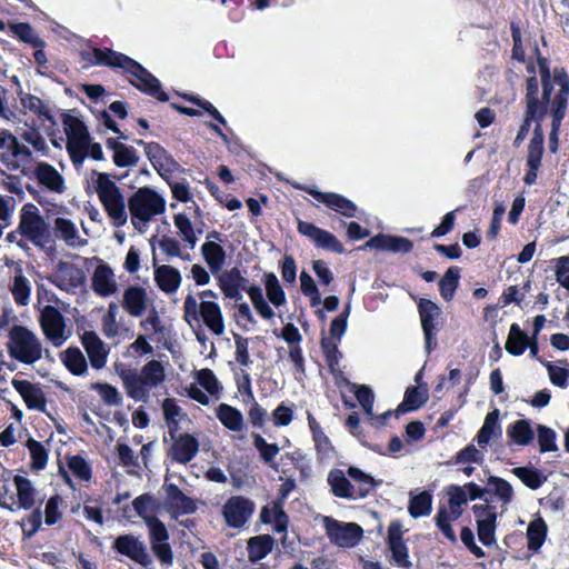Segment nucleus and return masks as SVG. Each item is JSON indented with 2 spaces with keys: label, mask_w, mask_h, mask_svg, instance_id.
Here are the masks:
<instances>
[{
  "label": "nucleus",
  "mask_w": 569,
  "mask_h": 569,
  "mask_svg": "<svg viewBox=\"0 0 569 569\" xmlns=\"http://www.w3.org/2000/svg\"><path fill=\"white\" fill-rule=\"evenodd\" d=\"M307 192L318 202L325 204L328 209L346 217H357L358 207L350 199L337 192H323L315 188L307 189Z\"/></svg>",
  "instance_id": "aec40b11"
},
{
  "label": "nucleus",
  "mask_w": 569,
  "mask_h": 569,
  "mask_svg": "<svg viewBox=\"0 0 569 569\" xmlns=\"http://www.w3.org/2000/svg\"><path fill=\"white\" fill-rule=\"evenodd\" d=\"M297 230L307 237L317 248L343 254L346 249L339 239L328 230L321 229L312 222L298 220Z\"/></svg>",
  "instance_id": "4468645a"
},
{
  "label": "nucleus",
  "mask_w": 569,
  "mask_h": 569,
  "mask_svg": "<svg viewBox=\"0 0 569 569\" xmlns=\"http://www.w3.org/2000/svg\"><path fill=\"white\" fill-rule=\"evenodd\" d=\"M10 30L23 43H28L33 48L46 47V42L38 34H36L29 22L11 23Z\"/></svg>",
  "instance_id": "3c124183"
},
{
  "label": "nucleus",
  "mask_w": 569,
  "mask_h": 569,
  "mask_svg": "<svg viewBox=\"0 0 569 569\" xmlns=\"http://www.w3.org/2000/svg\"><path fill=\"white\" fill-rule=\"evenodd\" d=\"M556 84L559 87L552 98L549 112L551 130L549 133V151L556 153L559 148V131L566 117L569 100V74L563 67H555Z\"/></svg>",
  "instance_id": "423d86ee"
},
{
  "label": "nucleus",
  "mask_w": 569,
  "mask_h": 569,
  "mask_svg": "<svg viewBox=\"0 0 569 569\" xmlns=\"http://www.w3.org/2000/svg\"><path fill=\"white\" fill-rule=\"evenodd\" d=\"M460 269L450 267L439 280V292L446 301H451L459 286Z\"/></svg>",
  "instance_id": "8fccbe9b"
},
{
  "label": "nucleus",
  "mask_w": 569,
  "mask_h": 569,
  "mask_svg": "<svg viewBox=\"0 0 569 569\" xmlns=\"http://www.w3.org/2000/svg\"><path fill=\"white\" fill-rule=\"evenodd\" d=\"M81 58L93 66L120 68L123 71L127 70L132 59L129 56L114 51L110 48H93L92 52L82 51Z\"/></svg>",
  "instance_id": "412c9836"
},
{
  "label": "nucleus",
  "mask_w": 569,
  "mask_h": 569,
  "mask_svg": "<svg viewBox=\"0 0 569 569\" xmlns=\"http://www.w3.org/2000/svg\"><path fill=\"white\" fill-rule=\"evenodd\" d=\"M91 389L97 391L108 406H121L122 396L116 387L107 382H93Z\"/></svg>",
  "instance_id": "0e129e2a"
},
{
  "label": "nucleus",
  "mask_w": 569,
  "mask_h": 569,
  "mask_svg": "<svg viewBox=\"0 0 569 569\" xmlns=\"http://www.w3.org/2000/svg\"><path fill=\"white\" fill-rule=\"evenodd\" d=\"M63 129L67 136V143H87L90 134L87 126L78 117L69 113H62Z\"/></svg>",
  "instance_id": "473e14b6"
},
{
  "label": "nucleus",
  "mask_w": 569,
  "mask_h": 569,
  "mask_svg": "<svg viewBox=\"0 0 569 569\" xmlns=\"http://www.w3.org/2000/svg\"><path fill=\"white\" fill-rule=\"evenodd\" d=\"M488 487H480L476 482H467L463 488L466 489L468 500L483 499L487 493L493 495L500 502L503 510L513 500V488L506 479L490 475L487 480Z\"/></svg>",
  "instance_id": "9d476101"
},
{
  "label": "nucleus",
  "mask_w": 569,
  "mask_h": 569,
  "mask_svg": "<svg viewBox=\"0 0 569 569\" xmlns=\"http://www.w3.org/2000/svg\"><path fill=\"white\" fill-rule=\"evenodd\" d=\"M112 549L144 569H149L153 563L152 556L149 553L146 543L132 533L118 536L113 540Z\"/></svg>",
  "instance_id": "f8f14e48"
},
{
  "label": "nucleus",
  "mask_w": 569,
  "mask_h": 569,
  "mask_svg": "<svg viewBox=\"0 0 569 569\" xmlns=\"http://www.w3.org/2000/svg\"><path fill=\"white\" fill-rule=\"evenodd\" d=\"M537 51V67L540 72L541 80V94L537 98L536 80H529L528 93L523 96V119L513 140V147L519 148L527 138L532 123H535L532 137L528 144V150H531L532 143L536 139L540 151H545V133L542 121L549 113V108L552 102L551 93L556 84L555 69H550L549 60L541 56L539 49Z\"/></svg>",
  "instance_id": "f257e3e1"
},
{
  "label": "nucleus",
  "mask_w": 569,
  "mask_h": 569,
  "mask_svg": "<svg viewBox=\"0 0 569 569\" xmlns=\"http://www.w3.org/2000/svg\"><path fill=\"white\" fill-rule=\"evenodd\" d=\"M198 451V439L193 435L181 433L174 438V441L170 448V456L176 462L187 465L196 457Z\"/></svg>",
  "instance_id": "a878e982"
},
{
  "label": "nucleus",
  "mask_w": 569,
  "mask_h": 569,
  "mask_svg": "<svg viewBox=\"0 0 569 569\" xmlns=\"http://www.w3.org/2000/svg\"><path fill=\"white\" fill-rule=\"evenodd\" d=\"M327 480L335 497L349 500L357 499L356 488L341 469L335 468L330 470Z\"/></svg>",
  "instance_id": "2f4dec72"
},
{
  "label": "nucleus",
  "mask_w": 569,
  "mask_h": 569,
  "mask_svg": "<svg viewBox=\"0 0 569 569\" xmlns=\"http://www.w3.org/2000/svg\"><path fill=\"white\" fill-rule=\"evenodd\" d=\"M163 489L166 491L163 506L173 519L197 511L196 500L184 495L176 483H164Z\"/></svg>",
  "instance_id": "a211bd4d"
},
{
  "label": "nucleus",
  "mask_w": 569,
  "mask_h": 569,
  "mask_svg": "<svg viewBox=\"0 0 569 569\" xmlns=\"http://www.w3.org/2000/svg\"><path fill=\"white\" fill-rule=\"evenodd\" d=\"M501 433L499 410L493 409L487 413L485 422L476 436V440L481 448H485L493 436H501Z\"/></svg>",
  "instance_id": "a19ab883"
},
{
  "label": "nucleus",
  "mask_w": 569,
  "mask_h": 569,
  "mask_svg": "<svg viewBox=\"0 0 569 569\" xmlns=\"http://www.w3.org/2000/svg\"><path fill=\"white\" fill-rule=\"evenodd\" d=\"M253 447L258 450L260 458L267 465H271L280 451L277 443H269L260 433H252Z\"/></svg>",
  "instance_id": "680f3d73"
},
{
  "label": "nucleus",
  "mask_w": 569,
  "mask_h": 569,
  "mask_svg": "<svg viewBox=\"0 0 569 569\" xmlns=\"http://www.w3.org/2000/svg\"><path fill=\"white\" fill-rule=\"evenodd\" d=\"M181 274L178 269L168 264L154 268V281L164 293H174L181 284Z\"/></svg>",
  "instance_id": "7c9ffc66"
},
{
  "label": "nucleus",
  "mask_w": 569,
  "mask_h": 569,
  "mask_svg": "<svg viewBox=\"0 0 569 569\" xmlns=\"http://www.w3.org/2000/svg\"><path fill=\"white\" fill-rule=\"evenodd\" d=\"M247 293L256 309V311L266 320H270L274 317L273 309L266 301L262 289L256 284L249 286Z\"/></svg>",
  "instance_id": "6e6d98bb"
},
{
  "label": "nucleus",
  "mask_w": 569,
  "mask_h": 569,
  "mask_svg": "<svg viewBox=\"0 0 569 569\" xmlns=\"http://www.w3.org/2000/svg\"><path fill=\"white\" fill-rule=\"evenodd\" d=\"M114 274L108 264H99L92 274L91 286L93 291L100 297H109L117 291Z\"/></svg>",
  "instance_id": "c85d7f7f"
},
{
  "label": "nucleus",
  "mask_w": 569,
  "mask_h": 569,
  "mask_svg": "<svg viewBox=\"0 0 569 569\" xmlns=\"http://www.w3.org/2000/svg\"><path fill=\"white\" fill-rule=\"evenodd\" d=\"M451 521H453L452 516H450L448 509L445 506L440 507L435 517L436 526L448 540L456 543L457 537L451 527Z\"/></svg>",
  "instance_id": "338daca9"
},
{
  "label": "nucleus",
  "mask_w": 569,
  "mask_h": 569,
  "mask_svg": "<svg viewBox=\"0 0 569 569\" xmlns=\"http://www.w3.org/2000/svg\"><path fill=\"white\" fill-rule=\"evenodd\" d=\"M19 232L39 248H44L47 243L53 242L49 223L32 203H27L21 209Z\"/></svg>",
  "instance_id": "6e6552de"
},
{
  "label": "nucleus",
  "mask_w": 569,
  "mask_h": 569,
  "mask_svg": "<svg viewBox=\"0 0 569 569\" xmlns=\"http://www.w3.org/2000/svg\"><path fill=\"white\" fill-rule=\"evenodd\" d=\"M528 335L521 330L518 323H512L505 345L508 353L511 356H521L528 347Z\"/></svg>",
  "instance_id": "c03bdc74"
},
{
  "label": "nucleus",
  "mask_w": 569,
  "mask_h": 569,
  "mask_svg": "<svg viewBox=\"0 0 569 569\" xmlns=\"http://www.w3.org/2000/svg\"><path fill=\"white\" fill-rule=\"evenodd\" d=\"M83 271L66 261H59L57 266L56 277H50L49 281L61 290H72L81 287L84 283Z\"/></svg>",
  "instance_id": "b1692460"
},
{
  "label": "nucleus",
  "mask_w": 569,
  "mask_h": 569,
  "mask_svg": "<svg viewBox=\"0 0 569 569\" xmlns=\"http://www.w3.org/2000/svg\"><path fill=\"white\" fill-rule=\"evenodd\" d=\"M6 343L7 352L12 360L23 365H33L42 359L43 350L41 340L28 327L12 325L8 331Z\"/></svg>",
  "instance_id": "7ed1b4c3"
},
{
  "label": "nucleus",
  "mask_w": 569,
  "mask_h": 569,
  "mask_svg": "<svg viewBox=\"0 0 569 569\" xmlns=\"http://www.w3.org/2000/svg\"><path fill=\"white\" fill-rule=\"evenodd\" d=\"M40 327L43 335L54 347H60L66 341V322L62 313L53 306H46L41 312Z\"/></svg>",
  "instance_id": "f3484780"
},
{
  "label": "nucleus",
  "mask_w": 569,
  "mask_h": 569,
  "mask_svg": "<svg viewBox=\"0 0 569 569\" xmlns=\"http://www.w3.org/2000/svg\"><path fill=\"white\" fill-rule=\"evenodd\" d=\"M477 533L480 542L490 547L496 543L497 517L477 521Z\"/></svg>",
  "instance_id": "052dcab7"
},
{
  "label": "nucleus",
  "mask_w": 569,
  "mask_h": 569,
  "mask_svg": "<svg viewBox=\"0 0 569 569\" xmlns=\"http://www.w3.org/2000/svg\"><path fill=\"white\" fill-rule=\"evenodd\" d=\"M11 385L30 410L46 411L47 398L39 385L13 378Z\"/></svg>",
  "instance_id": "5701e85b"
},
{
  "label": "nucleus",
  "mask_w": 569,
  "mask_h": 569,
  "mask_svg": "<svg viewBox=\"0 0 569 569\" xmlns=\"http://www.w3.org/2000/svg\"><path fill=\"white\" fill-rule=\"evenodd\" d=\"M183 319L191 325L202 319L204 326L216 336L224 332V321L220 306L214 301L203 300L199 305L192 295L183 302Z\"/></svg>",
  "instance_id": "0eeeda50"
},
{
  "label": "nucleus",
  "mask_w": 569,
  "mask_h": 569,
  "mask_svg": "<svg viewBox=\"0 0 569 569\" xmlns=\"http://www.w3.org/2000/svg\"><path fill=\"white\" fill-rule=\"evenodd\" d=\"M300 288L301 292L310 299V305L312 307H317L321 303L319 289L312 277L306 271L300 273Z\"/></svg>",
  "instance_id": "774afa93"
},
{
  "label": "nucleus",
  "mask_w": 569,
  "mask_h": 569,
  "mask_svg": "<svg viewBox=\"0 0 569 569\" xmlns=\"http://www.w3.org/2000/svg\"><path fill=\"white\" fill-rule=\"evenodd\" d=\"M144 153L157 170L167 166L171 160L168 151L158 142H149L146 144Z\"/></svg>",
  "instance_id": "e2e57ef3"
},
{
  "label": "nucleus",
  "mask_w": 569,
  "mask_h": 569,
  "mask_svg": "<svg viewBox=\"0 0 569 569\" xmlns=\"http://www.w3.org/2000/svg\"><path fill=\"white\" fill-rule=\"evenodd\" d=\"M196 379L198 383L210 395L218 396L221 391V386L213 373V371L209 368H203L196 373Z\"/></svg>",
  "instance_id": "69168bd1"
},
{
  "label": "nucleus",
  "mask_w": 569,
  "mask_h": 569,
  "mask_svg": "<svg viewBox=\"0 0 569 569\" xmlns=\"http://www.w3.org/2000/svg\"><path fill=\"white\" fill-rule=\"evenodd\" d=\"M320 348L329 371L332 375L340 372L339 361L341 359V352L339 351L338 343L330 338L322 337L320 340Z\"/></svg>",
  "instance_id": "5fc2aeb1"
},
{
  "label": "nucleus",
  "mask_w": 569,
  "mask_h": 569,
  "mask_svg": "<svg viewBox=\"0 0 569 569\" xmlns=\"http://www.w3.org/2000/svg\"><path fill=\"white\" fill-rule=\"evenodd\" d=\"M263 283L267 298L274 307L279 308L287 302L284 290L273 272H266L263 274Z\"/></svg>",
  "instance_id": "09e8293b"
},
{
  "label": "nucleus",
  "mask_w": 569,
  "mask_h": 569,
  "mask_svg": "<svg viewBox=\"0 0 569 569\" xmlns=\"http://www.w3.org/2000/svg\"><path fill=\"white\" fill-rule=\"evenodd\" d=\"M428 401V390H420L418 387H408L405 391L403 400L397 407V416L420 409Z\"/></svg>",
  "instance_id": "4c0bfd02"
},
{
  "label": "nucleus",
  "mask_w": 569,
  "mask_h": 569,
  "mask_svg": "<svg viewBox=\"0 0 569 569\" xmlns=\"http://www.w3.org/2000/svg\"><path fill=\"white\" fill-rule=\"evenodd\" d=\"M548 527L542 518L532 520L527 528V547L531 551H538L543 545Z\"/></svg>",
  "instance_id": "a18cd8bd"
},
{
  "label": "nucleus",
  "mask_w": 569,
  "mask_h": 569,
  "mask_svg": "<svg viewBox=\"0 0 569 569\" xmlns=\"http://www.w3.org/2000/svg\"><path fill=\"white\" fill-rule=\"evenodd\" d=\"M93 174L97 176L96 192L112 224L117 228L124 226L128 214L120 188L110 179V174L97 171H93Z\"/></svg>",
  "instance_id": "39448f33"
},
{
  "label": "nucleus",
  "mask_w": 569,
  "mask_h": 569,
  "mask_svg": "<svg viewBox=\"0 0 569 569\" xmlns=\"http://www.w3.org/2000/svg\"><path fill=\"white\" fill-rule=\"evenodd\" d=\"M20 103L21 106L36 114L41 121H48L52 126L56 124L53 114L50 108L37 96L31 93H20Z\"/></svg>",
  "instance_id": "58836bf2"
},
{
  "label": "nucleus",
  "mask_w": 569,
  "mask_h": 569,
  "mask_svg": "<svg viewBox=\"0 0 569 569\" xmlns=\"http://www.w3.org/2000/svg\"><path fill=\"white\" fill-rule=\"evenodd\" d=\"M239 280L240 270L237 267L226 271L223 274L220 276L219 287L227 298L233 299L236 301L242 299V295L238 288Z\"/></svg>",
  "instance_id": "49530a36"
},
{
  "label": "nucleus",
  "mask_w": 569,
  "mask_h": 569,
  "mask_svg": "<svg viewBox=\"0 0 569 569\" xmlns=\"http://www.w3.org/2000/svg\"><path fill=\"white\" fill-rule=\"evenodd\" d=\"M148 528V539L152 556L159 561L160 566L168 569L173 566L174 553L170 543V533L162 520L157 516L146 519Z\"/></svg>",
  "instance_id": "1a4fd4ad"
},
{
  "label": "nucleus",
  "mask_w": 569,
  "mask_h": 569,
  "mask_svg": "<svg viewBox=\"0 0 569 569\" xmlns=\"http://www.w3.org/2000/svg\"><path fill=\"white\" fill-rule=\"evenodd\" d=\"M511 472L531 490H537L547 480V477L533 467H516Z\"/></svg>",
  "instance_id": "603ef678"
},
{
  "label": "nucleus",
  "mask_w": 569,
  "mask_h": 569,
  "mask_svg": "<svg viewBox=\"0 0 569 569\" xmlns=\"http://www.w3.org/2000/svg\"><path fill=\"white\" fill-rule=\"evenodd\" d=\"M61 361L73 376H82L88 370L87 360L78 347H69L61 353Z\"/></svg>",
  "instance_id": "79ce46f5"
},
{
  "label": "nucleus",
  "mask_w": 569,
  "mask_h": 569,
  "mask_svg": "<svg viewBox=\"0 0 569 569\" xmlns=\"http://www.w3.org/2000/svg\"><path fill=\"white\" fill-rule=\"evenodd\" d=\"M148 301L147 290L132 284L124 289L121 305L131 317L139 318L146 312Z\"/></svg>",
  "instance_id": "bb28decb"
},
{
  "label": "nucleus",
  "mask_w": 569,
  "mask_h": 569,
  "mask_svg": "<svg viewBox=\"0 0 569 569\" xmlns=\"http://www.w3.org/2000/svg\"><path fill=\"white\" fill-rule=\"evenodd\" d=\"M202 257L211 272L221 270L226 262V251L216 241H207L201 246Z\"/></svg>",
  "instance_id": "37998d69"
},
{
  "label": "nucleus",
  "mask_w": 569,
  "mask_h": 569,
  "mask_svg": "<svg viewBox=\"0 0 569 569\" xmlns=\"http://www.w3.org/2000/svg\"><path fill=\"white\" fill-rule=\"evenodd\" d=\"M33 176L41 186L52 192L62 193L66 190L63 177L52 164L48 162H38L34 168Z\"/></svg>",
  "instance_id": "cd10ccee"
},
{
  "label": "nucleus",
  "mask_w": 569,
  "mask_h": 569,
  "mask_svg": "<svg viewBox=\"0 0 569 569\" xmlns=\"http://www.w3.org/2000/svg\"><path fill=\"white\" fill-rule=\"evenodd\" d=\"M16 487L17 503L19 509L30 510L36 505L37 490L30 479L16 475L13 477Z\"/></svg>",
  "instance_id": "f704fd0d"
},
{
  "label": "nucleus",
  "mask_w": 569,
  "mask_h": 569,
  "mask_svg": "<svg viewBox=\"0 0 569 569\" xmlns=\"http://www.w3.org/2000/svg\"><path fill=\"white\" fill-rule=\"evenodd\" d=\"M130 62L131 63L124 71L132 76V78L129 79V83L140 92L148 94L160 102H167L169 100V96L162 89L160 80L134 59H131Z\"/></svg>",
  "instance_id": "9b49d317"
},
{
  "label": "nucleus",
  "mask_w": 569,
  "mask_h": 569,
  "mask_svg": "<svg viewBox=\"0 0 569 569\" xmlns=\"http://www.w3.org/2000/svg\"><path fill=\"white\" fill-rule=\"evenodd\" d=\"M448 496L449 513L452 520H457L462 513L461 506L468 501L467 493L460 486L452 485L448 488Z\"/></svg>",
  "instance_id": "bf43d9fd"
},
{
  "label": "nucleus",
  "mask_w": 569,
  "mask_h": 569,
  "mask_svg": "<svg viewBox=\"0 0 569 569\" xmlns=\"http://www.w3.org/2000/svg\"><path fill=\"white\" fill-rule=\"evenodd\" d=\"M254 509L256 505L251 499L243 496H232L226 501L222 516L229 527L241 528L250 519Z\"/></svg>",
  "instance_id": "dca6fc26"
},
{
  "label": "nucleus",
  "mask_w": 569,
  "mask_h": 569,
  "mask_svg": "<svg viewBox=\"0 0 569 569\" xmlns=\"http://www.w3.org/2000/svg\"><path fill=\"white\" fill-rule=\"evenodd\" d=\"M408 510L412 518L429 516L432 510L431 493L425 490L412 496L409 501Z\"/></svg>",
  "instance_id": "864d4df0"
},
{
  "label": "nucleus",
  "mask_w": 569,
  "mask_h": 569,
  "mask_svg": "<svg viewBox=\"0 0 569 569\" xmlns=\"http://www.w3.org/2000/svg\"><path fill=\"white\" fill-rule=\"evenodd\" d=\"M377 249L390 252L408 253L413 249V242L405 237L378 233L371 237L359 250Z\"/></svg>",
  "instance_id": "4be33fe9"
},
{
  "label": "nucleus",
  "mask_w": 569,
  "mask_h": 569,
  "mask_svg": "<svg viewBox=\"0 0 569 569\" xmlns=\"http://www.w3.org/2000/svg\"><path fill=\"white\" fill-rule=\"evenodd\" d=\"M387 543L391 551L390 562L399 568L410 569L412 562L409 559V549L402 537V526L399 521H392L388 527Z\"/></svg>",
  "instance_id": "6ab92c4d"
},
{
  "label": "nucleus",
  "mask_w": 569,
  "mask_h": 569,
  "mask_svg": "<svg viewBox=\"0 0 569 569\" xmlns=\"http://www.w3.org/2000/svg\"><path fill=\"white\" fill-rule=\"evenodd\" d=\"M538 141H533L531 150L527 153V171L523 177V182L527 186H532L537 182L538 171L541 167V161L545 151H540L538 148Z\"/></svg>",
  "instance_id": "de8ad7c7"
},
{
  "label": "nucleus",
  "mask_w": 569,
  "mask_h": 569,
  "mask_svg": "<svg viewBox=\"0 0 569 569\" xmlns=\"http://www.w3.org/2000/svg\"><path fill=\"white\" fill-rule=\"evenodd\" d=\"M81 343L88 355L93 369L100 370L107 363L109 350L96 331H84L81 336Z\"/></svg>",
  "instance_id": "393cba45"
},
{
  "label": "nucleus",
  "mask_w": 569,
  "mask_h": 569,
  "mask_svg": "<svg viewBox=\"0 0 569 569\" xmlns=\"http://www.w3.org/2000/svg\"><path fill=\"white\" fill-rule=\"evenodd\" d=\"M325 529L331 543L342 547H355L363 536V529L356 522H340L331 517L325 518Z\"/></svg>",
  "instance_id": "ddd939ff"
},
{
  "label": "nucleus",
  "mask_w": 569,
  "mask_h": 569,
  "mask_svg": "<svg viewBox=\"0 0 569 569\" xmlns=\"http://www.w3.org/2000/svg\"><path fill=\"white\" fill-rule=\"evenodd\" d=\"M216 417L226 429L232 432H241L244 428L242 412L228 403L222 402L216 408Z\"/></svg>",
  "instance_id": "72a5a7b5"
},
{
  "label": "nucleus",
  "mask_w": 569,
  "mask_h": 569,
  "mask_svg": "<svg viewBox=\"0 0 569 569\" xmlns=\"http://www.w3.org/2000/svg\"><path fill=\"white\" fill-rule=\"evenodd\" d=\"M507 436L510 442L521 447H526L532 443L535 440V432L531 427V421L528 419L516 420L510 423L507 428Z\"/></svg>",
  "instance_id": "c9c22d12"
},
{
  "label": "nucleus",
  "mask_w": 569,
  "mask_h": 569,
  "mask_svg": "<svg viewBox=\"0 0 569 569\" xmlns=\"http://www.w3.org/2000/svg\"><path fill=\"white\" fill-rule=\"evenodd\" d=\"M350 389L355 393L359 405L369 418H373L375 393L367 385L350 383Z\"/></svg>",
  "instance_id": "13d9d810"
},
{
  "label": "nucleus",
  "mask_w": 569,
  "mask_h": 569,
  "mask_svg": "<svg viewBox=\"0 0 569 569\" xmlns=\"http://www.w3.org/2000/svg\"><path fill=\"white\" fill-rule=\"evenodd\" d=\"M347 475L358 483V488H356L357 499L368 497L371 491L381 483V480H376L372 476L366 473L358 467H349Z\"/></svg>",
  "instance_id": "ea45409f"
},
{
  "label": "nucleus",
  "mask_w": 569,
  "mask_h": 569,
  "mask_svg": "<svg viewBox=\"0 0 569 569\" xmlns=\"http://www.w3.org/2000/svg\"><path fill=\"white\" fill-rule=\"evenodd\" d=\"M418 311L425 336V348L430 353L437 347V319L441 315V309L436 302L421 298L418 302Z\"/></svg>",
  "instance_id": "2eb2a0df"
},
{
  "label": "nucleus",
  "mask_w": 569,
  "mask_h": 569,
  "mask_svg": "<svg viewBox=\"0 0 569 569\" xmlns=\"http://www.w3.org/2000/svg\"><path fill=\"white\" fill-rule=\"evenodd\" d=\"M260 520L262 523L273 522V530L277 533H286L289 526V516L283 509L282 500L272 501V508L263 506L260 511Z\"/></svg>",
  "instance_id": "c756f323"
},
{
  "label": "nucleus",
  "mask_w": 569,
  "mask_h": 569,
  "mask_svg": "<svg viewBox=\"0 0 569 569\" xmlns=\"http://www.w3.org/2000/svg\"><path fill=\"white\" fill-rule=\"evenodd\" d=\"M31 457V468L33 470H42L46 468L49 457L47 448L38 440L29 438L26 442Z\"/></svg>",
  "instance_id": "4d7b16f0"
},
{
  "label": "nucleus",
  "mask_w": 569,
  "mask_h": 569,
  "mask_svg": "<svg viewBox=\"0 0 569 569\" xmlns=\"http://www.w3.org/2000/svg\"><path fill=\"white\" fill-rule=\"evenodd\" d=\"M118 375L122 381L126 393L134 401L147 402L152 388L161 385L166 379L164 367L161 361L152 359L138 372L136 369H121Z\"/></svg>",
  "instance_id": "f03ea898"
},
{
  "label": "nucleus",
  "mask_w": 569,
  "mask_h": 569,
  "mask_svg": "<svg viewBox=\"0 0 569 569\" xmlns=\"http://www.w3.org/2000/svg\"><path fill=\"white\" fill-rule=\"evenodd\" d=\"M128 208L133 228L143 232L148 222L164 212L166 201L152 188L141 187L128 199Z\"/></svg>",
  "instance_id": "20e7f679"
},
{
  "label": "nucleus",
  "mask_w": 569,
  "mask_h": 569,
  "mask_svg": "<svg viewBox=\"0 0 569 569\" xmlns=\"http://www.w3.org/2000/svg\"><path fill=\"white\" fill-rule=\"evenodd\" d=\"M274 539L270 535H259L248 540V558L254 563L266 558L273 549Z\"/></svg>",
  "instance_id": "e433bc0d"
}]
</instances>
